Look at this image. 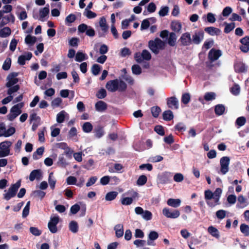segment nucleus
I'll return each mask as SVG.
<instances>
[{"instance_id":"nucleus-1","label":"nucleus","mask_w":249,"mask_h":249,"mask_svg":"<svg viewBox=\"0 0 249 249\" xmlns=\"http://www.w3.org/2000/svg\"><path fill=\"white\" fill-rule=\"evenodd\" d=\"M222 194V190L220 188H216L214 192L210 190H207L204 192V198L207 204L210 207L213 208L220 204V198Z\"/></svg>"},{"instance_id":"nucleus-2","label":"nucleus","mask_w":249,"mask_h":249,"mask_svg":"<svg viewBox=\"0 0 249 249\" xmlns=\"http://www.w3.org/2000/svg\"><path fill=\"white\" fill-rule=\"evenodd\" d=\"M18 75V73L16 72H11L7 75L6 77L7 82L5 86L7 88H8L7 90L8 95H11L19 90V86L15 85L18 82V79L17 78Z\"/></svg>"},{"instance_id":"nucleus-3","label":"nucleus","mask_w":249,"mask_h":249,"mask_svg":"<svg viewBox=\"0 0 249 249\" xmlns=\"http://www.w3.org/2000/svg\"><path fill=\"white\" fill-rule=\"evenodd\" d=\"M24 106L23 102L19 103L13 106L10 110L9 114L7 115V118L10 121H13L22 112V108Z\"/></svg>"},{"instance_id":"nucleus-4","label":"nucleus","mask_w":249,"mask_h":249,"mask_svg":"<svg viewBox=\"0 0 249 249\" xmlns=\"http://www.w3.org/2000/svg\"><path fill=\"white\" fill-rule=\"evenodd\" d=\"M148 46L153 53L158 54L160 50L164 49L165 43L160 38H157L154 40H150Z\"/></svg>"},{"instance_id":"nucleus-5","label":"nucleus","mask_w":249,"mask_h":249,"mask_svg":"<svg viewBox=\"0 0 249 249\" xmlns=\"http://www.w3.org/2000/svg\"><path fill=\"white\" fill-rule=\"evenodd\" d=\"M134 58L138 63H141L144 60H150L151 59V55L148 50H143L142 53H136L134 55Z\"/></svg>"},{"instance_id":"nucleus-6","label":"nucleus","mask_w":249,"mask_h":249,"mask_svg":"<svg viewBox=\"0 0 249 249\" xmlns=\"http://www.w3.org/2000/svg\"><path fill=\"white\" fill-rule=\"evenodd\" d=\"M20 186V181H18L16 183L12 185L8 189L7 192L4 194V198L6 200H9L11 198L14 197L17 193L18 188Z\"/></svg>"},{"instance_id":"nucleus-7","label":"nucleus","mask_w":249,"mask_h":249,"mask_svg":"<svg viewBox=\"0 0 249 249\" xmlns=\"http://www.w3.org/2000/svg\"><path fill=\"white\" fill-rule=\"evenodd\" d=\"M12 142L4 141L0 143V158L5 157L10 154V147Z\"/></svg>"},{"instance_id":"nucleus-8","label":"nucleus","mask_w":249,"mask_h":249,"mask_svg":"<svg viewBox=\"0 0 249 249\" xmlns=\"http://www.w3.org/2000/svg\"><path fill=\"white\" fill-rule=\"evenodd\" d=\"M230 162V158L229 157L225 156L220 159V172L223 175H225L229 172Z\"/></svg>"},{"instance_id":"nucleus-9","label":"nucleus","mask_w":249,"mask_h":249,"mask_svg":"<svg viewBox=\"0 0 249 249\" xmlns=\"http://www.w3.org/2000/svg\"><path fill=\"white\" fill-rule=\"evenodd\" d=\"M163 214L168 218L176 219L180 215V212L178 210H171L168 208H164L162 210Z\"/></svg>"},{"instance_id":"nucleus-10","label":"nucleus","mask_w":249,"mask_h":249,"mask_svg":"<svg viewBox=\"0 0 249 249\" xmlns=\"http://www.w3.org/2000/svg\"><path fill=\"white\" fill-rule=\"evenodd\" d=\"M135 212L138 215H141L142 218L145 220L148 221L152 218V213L147 210L144 211L141 207H136L135 208Z\"/></svg>"},{"instance_id":"nucleus-11","label":"nucleus","mask_w":249,"mask_h":249,"mask_svg":"<svg viewBox=\"0 0 249 249\" xmlns=\"http://www.w3.org/2000/svg\"><path fill=\"white\" fill-rule=\"evenodd\" d=\"M222 54V51L215 49H211L208 53V58L212 62L217 60Z\"/></svg>"},{"instance_id":"nucleus-12","label":"nucleus","mask_w":249,"mask_h":249,"mask_svg":"<svg viewBox=\"0 0 249 249\" xmlns=\"http://www.w3.org/2000/svg\"><path fill=\"white\" fill-rule=\"evenodd\" d=\"M179 41L183 46H189L192 43V39L191 35L189 33H185L183 34L180 39Z\"/></svg>"},{"instance_id":"nucleus-13","label":"nucleus","mask_w":249,"mask_h":249,"mask_svg":"<svg viewBox=\"0 0 249 249\" xmlns=\"http://www.w3.org/2000/svg\"><path fill=\"white\" fill-rule=\"evenodd\" d=\"M106 88L110 92L116 91L118 89V80L109 81L107 83Z\"/></svg>"},{"instance_id":"nucleus-14","label":"nucleus","mask_w":249,"mask_h":249,"mask_svg":"<svg viewBox=\"0 0 249 249\" xmlns=\"http://www.w3.org/2000/svg\"><path fill=\"white\" fill-rule=\"evenodd\" d=\"M240 42L242 45L240 46L241 51L246 53L249 51V36H246L241 39Z\"/></svg>"},{"instance_id":"nucleus-15","label":"nucleus","mask_w":249,"mask_h":249,"mask_svg":"<svg viewBox=\"0 0 249 249\" xmlns=\"http://www.w3.org/2000/svg\"><path fill=\"white\" fill-rule=\"evenodd\" d=\"M167 104L168 107L172 109H178V101L175 97L167 98Z\"/></svg>"},{"instance_id":"nucleus-16","label":"nucleus","mask_w":249,"mask_h":249,"mask_svg":"<svg viewBox=\"0 0 249 249\" xmlns=\"http://www.w3.org/2000/svg\"><path fill=\"white\" fill-rule=\"evenodd\" d=\"M192 37V42H193L196 44H198L203 39L204 33L202 32H196L193 35Z\"/></svg>"},{"instance_id":"nucleus-17","label":"nucleus","mask_w":249,"mask_h":249,"mask_svg":"<svg viewBox=\"0 0 249 249\" xmlns=\"http://www.w3.org/2000/svg\"><path fill=\"white\" fill-rule=\"evenodd\" d=\"M41 173L40 170H34L31 172L29 176V179L30 181H33L35 179L39 180L41 178Z\"/></svg>"},{"instance_id":"nucleus-18","label":"nucleus","mask_w":249,"mask_h":249,"mask_svg":"<svg viewBox=\"0 0 249 249\" xmlns=\"http://www.w3.org/2000/svg\"><path fill=\"white\" fill-rule=\"evenodd\" d=\"M204 30L212 36L219 35L221 33V30L219 29L213 27H206Z\"/></svg>"},{"instance_id":"nucleus-19","label":"nucleus","mask_w":249,"mask_h":249,"mask_svg":"<svg viewBox=\"0 0 249 249\" xmlns=\"http://www.w3.org/2000/svg\"><path fill=\"white\" fill-rule=\"evenodd\" d=\"M32 57L31 53H28L26 55H20L18 58V63L21 65H23L25 64V60H29Z\"/></svg>"},{"instance_id":"nucleus-20","label":"nucleus","mask_w":249,"mask_h":249,"mask_svg":"<svg viewBox=\"0 0 249 249\" xmlns=\"http://www.w3.org/2000/svg\"><path fill=\"white\" fill-rule=\"evenodd\" d=\"M171 27L175 32L178 33L181 30L182 25L179 21L174 20L171 22Z\"/></svg>"},{"instance_id":"nucleus-21","label":"nucleus","mask_w":249,"mask_h":249,"mask_svg":"<svg viewBox=\"0 0 249 249\" xmlns=\"http://www.w3.org/2000/svg\"><path fill=\"white\" fill-rule=\"evenodd\" d=\"M96 110L99 112H103L106 110L107 105L102 101L97 102L95 105Z\"/></svg>"},{"instance_id":"nucleus-22","label":"nucleus","mask_w":249,"mask_h":249,"mask_svg":"<svg viewBox=\"0 0 249 249\" xmlns=\"http://www.w3.org/2000/svg\"><path fill=\"white\" fill-rule=\"evenodd\" d=\"M68 114L64 110H62L56 115V121L58 123H63L65 118L68 117Z\"/></svg>"},{"instance_id":"nucleus-23","label":"nucleus","mask_w":249,"mask_h":249,"mask_svg":"<svg viewBox=\"0 0 249 249\" xmlns=\"http://www.w3.org/2000/svg\"><path fill=\"white\" fill-rule=\"evenodd\" d=\"M167 204L171 207L177 208L180 206L181 200L179 199L169 198L167 201Z\"/></svg>"},{"instance_id":"nucleus-24","label":"nucleus","mask_w":249,"mask_h":249,"mask_svg":"<svg viewBox=\"0 0 249 249\" xmlns=\"http://www.w3.org/2000/svg\"><path fill=\"white\" fill-rule=\"evenodd\" d=\"M208 232L213 237L219 238L220 237L218 230L213 226H209L208 228Z\"/></svg>"},{"instance_id":"nucleus-25","label":"nucleus","mask_w":249,"mask_h":249,"mask_svg":"<svg viewBox=\"0 0 249 249\" xmlns=\"http://www.w3.org/2000/svg\"><path fill=\"white\" fill-rule=\"evenodd\" d=\"M99 26L104 33H106L108 30V26L107 24L106 19L105 17H102L100 18L99 22Z\"/></svg>"},{"instance_id":"nucleus-26","label":"nucleus","mask_w":249,"mask_h":249,"mask_svg":"<svg viewBox=\"0 0 249 249\" xmlns=\"http://www.w3.org/2000/svg\"><path fill=\"white\" fill-rule=\"evenodd\" d=\"M116 236L118 238L123 236L124 234L123 226L122 224H117L114 227Z\"/></svg>"},{"instance_id":"nucleus-27","label":"nucleus","mask_w":249,"mask_h":249,"mask_svg":"<svg viewBox=\"0 0 249 249\" xmlns=\"http://www.w3.org/2000/svg\"><path fill=\"white\" fill-rule=\"evenodd\" d=\"M15 21V17L13 15L10 14L9 15L3 17L2 21L1 22V26H2L9 22L14 23Z\"/></svg>"},{"instance_id":"nucleus-28","label":"nucleus","mask_w":249,"mask_h":249,"mask_svg":"<svg viewBox=\"0 0 249 249\" xmlns=\"http://www.w3.org/2000/svg\"><path fill=\"white\" fill-rule=\"evenodd\" d=\"M234 69L236 72H244L247 71V68L244 63H239L234 65Z\"/></svg>"},{"instance_id":"nucleus-29","label":"nucleus","mask_w":249,"mask_h":249,"mask_svg":"<svg viewBox=\"0 0 249 249\" xmlns=\"http://www.w3.org/2000/svg\"><path fill=\"white\" fill-rule=\"evenodd\" d=\"M46 193L41 190H35L32 192V195L36 198L42 199L45 196Z\"/></svg>"},{"instance_id":"nucleus-30","label":"nucleus","mask_w":249,"mask_h":249,"mask_svg":"<svg viewBox=\"0 0 249 249\" xmlns=\"http://www.w3.org/2000/svg\"><path fill=\"white\" fill-rule=\"evenodd\" d=\"M49 13V6H46L39 10V19L41 21L43 20V18L46 17Z\"/></svg>"},{"instance_id":"nucleus-31","label":"nucleus","mask_w":249,"mask_h":249,"mask_svg":"<svg viewBox=\"0 0 249 249\" xmlns=\"http://www.w3.org/2000/svg\"><path fill=\"white\" fill-rule=\"evenodd\" d=\"M69 230L72 233H76L78 231V225L75 221H71L69 224Z\"/></svg>"},{"instance_id":"nucleus-32","label":"nucleus","mask_w":249,"mask_h":249,"mask_svg":"<svg viewBox=\"0 0 249 249\" xmlns=\"http://www.w3.org/2000/svg\"><path fill=\"white\" fill-rule=\"evenodd\" d=\"M163 119L165 121H170L174 118L173 112L170 110H166L162 114Z\"/></svg>"},{"instance_id":"nucleus-33","label":"nucleus","mask_w":249,"mask_h":249,"mask_svg":"<svg viewBox=\"0 0 249 249\" xmlns=\"http://www.w3.org/2000/svg\"><path fill=\"white\" fill-rule=\"evenodd\" d=\"M177 36L175 33L172 32L169 35V37L168 39V43L171 46H174L177 40Z\"/></svg>"},{"instance_id":"nucleus-34","label":"nucleus","mask_w":249,"mask_h":249,"mask_svg":"<svg viewBox=\"0 0 249 249\" xmlns=\"http://www.w3.org/2000/svg\"><path fill=\"white\" fill-rule=\"evenodd\" d=\"M87 59L86 54L82 53V52L78 51L76 54L75 61L77 62H81Z\"/></svg>"},{"instance_id":"nucleus-35","label":"nucleus","mask_w":249,"mask_h":249,"mask_svg":"<svg viewBox=\"0 0 249 249\" xmlns=\"http://www.w3.org/2000/svg\"><path fill=\"white\" fill-rule=\"evenodd\" d=\"M118 194V192L115 191L108 192L105 196V199L107 201H112L116 197Z\"/></svg>"},{"instance_id":"nucleus-36","label":"nucleus","mask_w":249,"mask_h":249,"mask_svg":"<svg viewBox=\"0 0 249 249\" xmlns=\"http://www.w3.org/2000/svg\"><path fill=\"white\" fill-rule=\"evenodd\" d=\"M93 129V126L89 122H85L82 125V129L85 133L90 132Z\"/></svg>"},{"instance_id":"nucleus-37","label":"nucleus","mask_w":249,"mask_h":249,"mask_svg":"<svg viewBox=\"0 0 249 249\" xmlns=\"http://www.w3.org/2000/svg\"><path fill=\"white\" fill-rule=\"evenodd\" d=\"M56 181V179L53 176V173H50L48 178V182L49 185L52 190H53L55 188Z\"/></svg>"},{"instance_id":"nucleus-38","label":"nucleus","mask_w":249,"mask_h":249,"mask_svg":"<svg viewBox=\"0 0 249 249\" xmlns=\"http://www.w3.org/2000/svg\"><path fill=\"white\" fill-rule=\"evenodd\" d=\"M225 110V107L221 104L216 105L214 108L215 113L217 115H221L223 114Z\"/></svg>"},{"instance_id":"nucleus-39","label":"nucleus","mask_w":249,"mask_h":249,"mask_svg":"<svg viewBox=\"0 0 249 249\" xmlns=\"http://www.w3.org/2000/svg\"><path fill=\"white\" fill-rule=\"evenodd\" d=\"M225 25V27L224 29V32L225 33H229L235 27V23L234 22H232L231 23H228L227 22H224V23Z\"/></svg>"},{"instance_id":"nucleus-40","label":"nucleus","mask_w":249,"mask_h":249,"mask_svg":"<svg viewBox=\"0 0 249 249\" xmlns=\"http://www.w3.org/2000/svg\"><path fill=\"white\" fill-rule=\"evenodd\" d=\"M62 103V100L59 97H57L52 101L51 106L53 108H55L60 107Z\"/></svg>"},{"instance_id":"nucleus-41","label":"nucleus","mask_w":249,"mask_h":249,"mask_svg":"<svg viewBox=\"0 0 249 249\" xmlns=\"http://www.w3.org/2000/svg\"><path fill=\"white\" fill-rule=\"evenodd\" d=\"M11 34V29L9 27H4L0 31V36L6 37Z\"/></svg>"},{"instance_id":"nucleus-42","label":"nucleus","mask_w":249,"mask_h":249,"mask_svg":"<svg viewBox=\"0 0 249 249\" xmlns=\"http://www.w3.org/2000/svg\"><path fill=\"white\" fill-rule=\"evenodd\" d=\"M216 94L213 92H206L204 95V99L207 101H212L215 99Z\"/></svg>"},{"instance_id":"nucleus-43","label":"nucleus","mask_w":249,"mask_h":249,"mask_svg":"<svg viewBox=\"0 0 249 249\" xmlns=\"http://www.w3.org/2000/svg\"><path fill=\"white\" fill-rule=\"evenodd\" d=\"M83 15L89 19L95 18L97 16L95 13L87 9H85Z\"/></svg>"},{"instance_id":"nucleus-44","label":"nucleus","mask_w":249,"mask_h":249,"mask_svg":"<svg viewBox=\"0 0 249 249\" xmlns=\"http://www.w3.org/2000/svg\"><path fill=\"white\" fill-rule=\"evenodd\" d=\"M240 229L242 233L245 236L249 235V226L245 224L240 225Z\"/></svg>"},{"instance_id":"nucleus-45","label":"nucleus","mask_w":249,"mask_h":249,"mask_svg":"<svg viewBox=\"0 0 249 249\" xmlns=\"http://www.w3.org/2000/svg\"><path fill=\"white\" fill-rule=\"evenodd\" d=\"M11 65V59L10 58H7L3 65H2V69L4 71H8L10 69Z\"/></svg>"},{"instance_id":"nucleus-46","label":"nucleus","mask_w":249,"mask_h":249,"mask_svg":"<svg viewBox=\"0 0 249 249\" xmlns=\"http://www.w3.org/2000/svg\"><path fill=\"white\" fill-rule=\"evenodd\" d=\"M230 91L234 95H238L240 92V87L237 84H235L230 89Z\"/></svg>"},{"instance_id":"nucleus-47","label":"nucleus","mask_w":249,"mask_h":249,"mask_svg":"<svg viewBox=\"0 0 249 249\" xmlns=\"http://www.w3.org/2000/svg\"><path fill=\"white\" fill-rule=\"evenodd\" d=\"M147 180V177L145 175H141L139 177L137 181V184L138 185L142 186L146 183Z\"/></svg>"},{"instance_id":"nucleus-48","label":"nucleus","mask_w":249,"mask_h":249,"mask_svg":"<svg viewBox=\"0 0 249 249\" xmlns=\"http://www.w3.org/2000/svg\"><path fill=\"white\" fill-rule=\"evenodd\" d=\"M44 151V147H40L39 148H37L36 151L33 153V158L34 160H37L38 159V158L37 157V155H40L41 156L43 154Z\"/></svg>"},{"instance_id":"nucleus-49","label":"nucleus","mask_w":249,"mask_h":249,"mask_svg":"<svg viewBox=\"0 0 249 249\" xmlns=\"http://www.w3.org/2000/svg\"><path fill=\"white\" fill-rule=\"evenodd\" d=\"M36 37L30 35H28L25 39L26 43L31 45H33L36 42Z\"/></svg>"},{"instance_id":"nucleus-50","label":"nucleus","mask_w":249,"mask_h":249,"mask_svg":"<svg viewBox=\"0 0 249 249\" xmlns=\"http://www.w3.org/2000/svg\"><path fill=\"white\" fill-rule=\"evenodd\" d=\"M132 73L136 75H140L142 73V69L138 65H134L132 66Z\"/></svg>"},{"instance_id":"nucleus-51","label":"nucleus","mask_w":249,"mask_h":249,"mask_svg":"<svg viewBox=\"0 0 249 249\" xmlns=\"http://www.w3.org/2000/svg\"><path fill=\"white\" fill-rule=\"evenodd\" d=\"M30 201L27 202L26 203V205L25 207L24 208L23 211H22V216L23 218L26 217L29 213V210H30Z\"/></svg>"},{"instance_id":"nucleus-52","label":"nucleus","mask_w":249,"mask_h":249,"mask_svg":"<svg viewBox=\"0 0 249 249\" xmlns=\"http://www.w3.org/2000/svg\"><path fill=\"white\" fill-rule=\"evenodd\" d=\"M168 173L164 172L158 176L159 179L161 183H166L167 181Z\"/></svg>"},{"instance_id":"nucleus-53","label":"nucleus","mask_w":249,"mask_h":249,"mask_svg":"<svg viewBox=\"0 0 249 249\" xmlns=\"http://www.w3.org/2000/svg\"><path fill=\"white\" fill-rule=\"evenodd\" d=\"M160 108L157 106L153 107L151 108V113L153 117L157 118L160 112Z\"/></svg>"},{"instance_id":"nucleus-54","label":"nucleus","mask_w":249,"mask_h":249,"mask_svg":"<svg viewBox=\"0 0 249 249\" xmlns=\"http://www.w3.org/2000/svg\"><path fill=\"white\" fill-rule=\"evenodd\" d=\"M101 69V66L95 64L92 66L91 71L94 75H97L99 74Z\"/></svg>"},{"instance_id":"nucleus-55","label":"nucleus","mask_w":249,"mask_h":249,"mask_svg":"<svg viewBox=\"0 0 249 249\" xmlns=\"http://www.w3.org/2000/svg\"><path fill=\"white\" fill-rule=\"evenodd\" d=\"M104 134L103 129L101 127H98L95 129V136L97 138H100Z\"/></svg>"},{"instance_id":"nucleus-56","label":"nucleus","mask_w":249,"mask_h":249,"mask_svg":"<svg viewBox=\"0 0 249 249\" xmlns=\"http://www.w3.org/2000/svg\"><path fill=\"white\" fill-rule=\"evenodd\" d=\"M169 7L168 6H164L161 8L159 12V15L160 17H164L167 15L169 12Z\"/></svg>"},{"instance_id":"nucleus-57","label":"nucleus","mask_w":249,"mask_h":249,"mask_svg":"<svg viewBox=\"0 0 249 249\" xmlns=\"http://www.w3.org/2000/svg\"><path fill=\"white\" fill-rule=\"evenodd\" d=\"M226 211L223 210H219L216 212V216L219 219H223L226 217Z\"/></svg>"},{"instance_id":"nucleus-58","label":"nucleus","mask_w":249,"mask_h":249,"mask_svg":"<svg viewBox=\"0 0 249 249\" xmlns=\"http://www.w3.org/2000/svg\"><path fill=\"white\" fill-rule=\"evenodd\" d=\"M29 230L30 232L35 236H39L41 234V231L36 227H31Z\"/></svg>"},{"instance_id":"nucleus-59","label":"nucleus","mask_w":249,"mask_h":249,"mask_svg":"<svg viewBox=\"0 0 249 249\" xmlns=\"http://www.w3.org/2000/svg\"><path fill=\"white\" fill-rule=\"evenodd\" d=\"M246 122V119L245 117L242 116L238 117L236 121V124L239 126H243Z\"/></svg>"},{"instance_id":"nucleus-60","label":"nucleus","mask_w":249,"mask_h":249,"mask_svg":"<svg viewBox=\"0 0 249 249\" xmlns=\"http://www.w3.org/2000/svg\"><path fill=\"white\" fill-rule=\"evenodd\" d=\"M133 202V198L131 197H124L122 199L121 203L124 205H129Z\"/></svg>"},{"instance_id":"nucleus-61","label":"nucleus","mask_w":249,"mask_h":249,"mask_svg":"<svg viewBox=\"0 0 249 249\" xmlns=\"http://www.w3.org/2000/svg\"><path fill=\"white\" fill-rule=\"evenodd\" d=\"M76 178L73 176H69L66 179L67 183L68 185H76Z\"/></svg>"},{"instance_id":"nucleus-62","label":"nucleus","mask_w":249,"mask_h":249,"mask_svg":"<svg viewBox=\"0 0 249 249\" xmlns=\"http://www.w3.org/2000/svg\"><path fill=\"white\" fill-rule=\"evenodd\" d=\"M190 100V95L189 93H186L182 95L181 97V102L184 104H188Z\"/></svg>"},{"instance_id":"nucleus-63","label":"nucleus","mask_w":249,"mask_h":249,"mask_svg":"<svg viewBox=\"0 0 249 249\" xmlns=\"http://www.w3.org/2000/svg\"><path fill=\"white\" fill-rule=\"evenodd\" d=\"M107 95V92L104 89H100L96 93V96L99 99L104 98Z\"/></svg>"},{"instance_id":"nucleus-64","label":"nucleus","mask_w":249,"mask_h":249,"mask_svg":"<svg viewBox=\"0 0 249 249\" xmlns=\"http://www.w3.org/2000/svg\"><path fill=\"white\" fill-rule=\"evenodd\" d=\"M48 227L49 231L53 233H55L57 231V228L56 225L48 222Z\"/></svg>"}]
</instances>
